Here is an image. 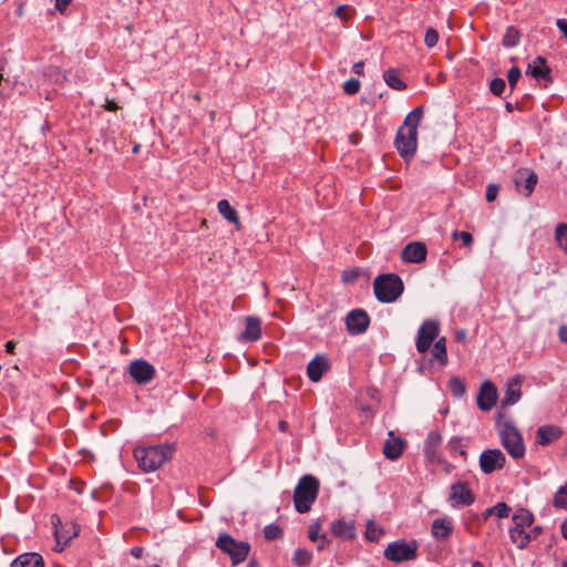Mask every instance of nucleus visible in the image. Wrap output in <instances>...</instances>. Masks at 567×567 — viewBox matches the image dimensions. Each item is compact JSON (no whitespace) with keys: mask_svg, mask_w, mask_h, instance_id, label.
<instances>
[{"mask_svg":"<svg viewBox=\"0 0 567 567\" xmlns=\"http://www.w3.org/2000/svg\"><path fill=\"white\" fill-rule=\"evenodd\" d=\"M174 447L169 444L137 446L133 451L134 460L140 470L145 473L158 470L165 462L172 458Z\"/></svg>","mask_w":567,"mask_h":567,"instance_id":"f257e3e1","label":"nucleus"},{"mask_svg":"<svg viewBox=\"0 0 567 567\" xmlns=\"http://www.w3.org/2000/svg\"><path fill=\"white\" fill-rule=\"evenodd\" d=\"M319 493V481L312 475H303L293 493V504L298 513L305 514L311 509Z\"/></svg>","mask_w":567,"mask_h":567,"instance_id":"f03ea898","label":"nucleus"},{"mask_svg":"<svg viewBox=\"0 0 567 567\" xmlns=\"http://www.w3.org/2000/svg\"><path fill=\"white\" fill-rule=\"evenodd\" d=\"M373 290L380 302L391 303L401 297L404 285L396 274H383L374 279Z\"/></svg>","mask_w":567,"mask_h":567,"instance_id":"7ed1b4c3","label":"nucleus"},{"mask_svg":"<svg viewBox=\"0 0 567 567\" xmlns=\"http://www.w3.org/2000/svg\"><path fill=\"white\" fill-rule=\"evenodd\" d=\"M513 526L509 528V538L519 549L525 548L535 535L528 533L534 523V515L525 508H519L512 517Z\"/></svg>","mask_w":567,"mask_h":567,"instance_id":"20e7f679","label":"nucleus"},{"mask_svg":"<svg viewBox=\"0 0 567 567\" xmlns=\"http://www.w3.org/2000/svg\"><path fill=\"white\" fill-rule=\"evenodd\" d=\"M497 432L502 445L513 458H522L525 455V444L518 429L512 421L497 422Z\"/></svg>","mask_w":567,"mask_h":567,"instance_id":"39448f33","label":"nucleus"},{"mask_svg":"<svg viewBox=\"0 0 567 567\" xmlns=\"http://www.w3.org/2000/svg\"><path fill=\"white\" fill-rule=\"evenodd\" d=\"M216 547L229 556L234 566L245 561L250 551L249 543L237 540L227 533H220L218 535Z\"/></svg>","mask_w":567,"mask_h":567,"instance_id":"423d86ee","label":"nucleus"},{"mask_svg":"<svg viewBox=\"0 0 567 567\" xmlns=\"http://www.w3.org/2000/svg\"><path fill=\"white\" fill-rule=\"evenodd\" d=\"M417 553V543L415 540L406 542L398 539L390 543L384 549V557L393 563H403L414 560Z\"/></svg>","mask_w":567,"mask_h":567,"instance_id":"0eeeda50","label":"nucleus"},{"mask_svg":"<svg viewBox=\"0 0 567 567\" xmlns=\"http://www.w3.org/2000/svg\"><path fill=\"white\" fill-rule=\"evenodd\" d=\"M423 117V106H417L411 111L399 127L394 142H416L417 127Z\"/></svg>","mask_w":567,"mask_h":567,"instance_id":"6e6552de","label":"nucleus"},{"mask_svg":"<svg viewBox=\"0 0 567 567\" xmlns=\"http://www.w3.org/2000/svg\"><path fill=\"white\" fill-rule=\"evenodd\" d=\"M52 524L54 525V536L56 540L55 549L62 551L68 543L79 535L80 526L74 522H65L62 524L58 516L52 517Z\"/></svg>","mask_w":567,"mask_h":567,"instance_id":"1a4fd4ad","label":"nucleus"},{"mask_svg":"<svg viewBox=\"0 0 567 567\" xmlns=\"http://www.w3.org/2000/svg\"><path fill=\"white\" fill-rule=\"evenodd\" d=\"M440 324L436 320H424L417 330L415 348L419 353H425L437 338Z\"/></svg>","mask_w":567,"mask_h":567,"instance_id":"9d476101","label":"nucleus"},{"mask_svg":"<svg viewBox=\"0 0 567 567\" xmlns=\"http://www.w3.org/2000/svg\"><path fill=\"white\" fill-rule=\"evenodd\" d=\"M506 457L498 449H488L480 455V468L484 474H492L505 466Z\"/></svg>","mask_w":567,"mask_h":567,"instance_id":"9b49d317","label":"nucleus"},{"mask_svg":"<svg viewBox=\"0 0 567 567\" xmlns=\"http://www.w3.org/2000/svg\"><path fill=\"white\" fill-rule=\"evenodd\" d=\"M449 501L453 507L468 506L475 502V496L467 483L456 482L451 485Z\"/></svg>","mask_w":567,"mask_h":567,"instance_id":"f8f14e48","label":"nucleus"},{"mask_svg":"<svg viewBox=\"0 0 567 567\" xmlns=\"http://www.w3.org/2000/svg\"><path fill=\"white\" fill-rule=\"evenodd\" d=\"M370 317L363 309L351 310L346 317V326L350 334H361L367 331Z\"/></svg>","mask_w":567,"mask_h":567,"instance_id":"ddd939ff","label":"nucleus"},{"mask_svg":"<svg viewBox=\"0 0 567 567\" xmlns=\"http://www.w3.org/2000/svg\"><path fill=\"white\" fill-rule=\"evenodd\" d=\"M130 375L136 383L146 384L153 380L155 369L145 360H135L130 364Z\"/></svg>","mask_w":567,"mask_h":567,"instance_id":"4468645a","label":"nucleus"},{"mask_svg":"<svg viewBox=\"0 0 567 567\" xmlns=\"http://www.w3.org/2000/svg\"><path fill=\"white\" fill-rule=\"evenodd\" d=\"M497 389L492 381H484L481 384L477 395V405L482 411H491L497 402Z\"/></svg>","mask_w":567,"mask_h":567,"instance_id":"2eb2a0df","label":"nucleus"},{"mask_svg":"<svg viewBox=\"0 0 567 567\" xmlns=\"http://www.w3.org/2000/svg\"><path fill=\"white\" fill-rule=\"evenodd\" d=\"M427 248L424 243L412 241L401 251V259L408 264H420L426 259Z\"/></svg>","mask_w":567,"mask_h":567,"instance_id":"dca6fc26","label":"nucleus"},{"mask_svg":"<svg viewBox=\"0 0 567 567\" xmlns=\"http://www.w3.org/2000/svg\"><path fill=\"white\" fill-rule=\"evenodd\" d=\"M442 436L437 431H431L424 442V455L432 463H442L443 457L440 452Z\"/></svg>","mask_w":567,"mask_h":567,"instance_id":"f3484780","label":"nucleus"},{"mask_svg":"<svg viewBox=\"0 0 567 567\" xmlns=\"http://www.w3.org/2000/svg\"><path fill=\"white\" fill-rule=\"evenodd\" d=\"M330 369L329 360L326 355H316L307 365V375L312 382L321 380L323 374Z\"/></svg>","mask_w":567,"mask_h":567,"instance_id":"a211bd4d","label":"nucleus"},{"mask_svg":"<svg viewBox=\"0 0 567 567\" xmlns=\"http://www.w3.org/2000/svg\"><path fill=\"white\" fill-rule=\"evenodd\" d=\"M522 382L523 378L520 375H516L507 382V386L502 399V406L514 405L520 400Z\"/></svg>","mask_w":567,"mask_h":567,"instance_id":"6ab92c4d","label":"nucleus"},{"mask_svg":"<svg viewBox=\"0 0 567 567\" xmlns=\"http://www.w3.org/2000/svg\"><path fill=\"white\" fill-rule=\"evenodd\" d=\"M537 184V175L534 172H519L515 177L517 190L525 197L530 196Z\"/></svg>","mask_w":567,"mask_h":567,"instance_id":"aec40b11","label":"nucleus"},{"mask_svg":"<svg viewBox=\"0 0 567 567\" xmlns=\"http://www.w3.org/2000/svg\"><path fill=\"white\" fill-rule=\"evenodd\" d=\"M432 536L437 540L447 539L453 533V520L450 517H439L432 522Z\"/></svg>","mask_w":567,"mask_h":567,"instance_id":"412c9836","label":"nucleus"},{"mask_svg":"<svg viewBox=\"0 0 567 567\" xmlns=\"http://www.w3.org/2000/svg\"><path fill=\"white\" fill-rule=\"evenodd\" d=\"M331 532L336 537L353 539L355 537V524L352 519H337L331 524Z\"/></svg>","mask_w":567,"mask_h":567,"instance_id":"4be33fe9","label":"nucleus"},{"mask_svg":"<svg viewBox=\"0 0 567 567\" xmlns=\"http://www.w3.org/2000/svg\"><path fill=\"white\" fill-rule=\"evenodd\" d=\"M561 430L555 425L539 426L536 431V442L542 446L549 445L561 436Z\"/></svg>","mask_w":567,"mask_h":567,"instance_id":"5701e85b","label":"nucleus"},{"mask_svg":"<svg viewBox=\"0 0 567 567\" xmlns=\"http://www.w3.org/2000/svg\"><path fill=\"white\" fill-rule=\"evenodd\" d=\"M261 338V321L257 317H247L245 330L240 334V340L255 342Z\"/></svg>","mask_w":567,"mask_h":567,"instance_id":"b1692460","label":"nucleus"},{"mask_svg":"<svg viewBox=\"0 0 567 567\" xmlns=\"http://www.w3.org/2000/svg\"><path fill=\"white\" fill-rule=\"evenodd\" d=\"M218 213L229 223H231L237 230L240 229L241 224L237 210L229 204L227 199H220L217 203Z\"/></svg>","mask_w":567,"mask_h":567,"instance_id":"393cba45","label":"nucleus"},{"mask_svg":"<svg viewBox=\"0 0 567 567\" xmlns=\"http://www.w3.org/2000/svg\"><path fill=\"white\" fill-rule=\"evenodd\" d=\"M405 443L400 437H393L385 442L383 446V454L388 460H398L404 450Z\"/></svg>","mask_w":567,"mask_h":567,"instance_id":"a878e982","label":"nucleus"},{"mask_svg":"<svg viewBox=\"0 0 567 567\" xmlns=\"http://www.w3.org/2000/svg\"><path fill=\"white\" fill-rule=\"evenodd\" d=\"M11 567H44L42 557L37 553H25L17 557Z\"/></svg>","mask_w":567,"mask_h":567,"instance_id":"bb28decb","label":"nucleus"},{"mask_svg":"<svg viewBox=\"0 0 567 567\" xmlns=\"http://www.w3.org/2000/svg\"><path fill=\"white\" fill-rule=\"evenodd\" d=\"M530 74L537 80L551 81L550 69L546 65V59L543 56L536 58L535 65L532 68Z\"/></svg>","mask_w":567,"mask_h":567,"instance_id":"cd10ccee","label":"nucleus"},{"mask_svg":"<svg viewBox=\"0 0 567 567\" xmlns=\"http://www.w3.org/2000/svg\"><path fill=\"white\" fill-rule=\"evenodd\" d=\"M432 360H436L441 365L447 363L446 339L442 337L434 342L431 350Z\"/></svg>","mask_w":567,"mask_h":567,"instance_id":"c85d7f7f","label":"nucleus"},{"mask_svg":"<svg viewBox=\"0 0 567 567\" xmlns=\"http://www.w3.org/2000/svg\"><path fill=\"white\" fill-rule=\"evenodd\" d=\"M383 79L385 83L393 90L402 91L406 87V84L401 80L400 73L395 69H389L384 72Z\"/></svg>","mask_w":567,"mask_h":567,"instance_id":"c756f323","label":"nucleus"},{"mask_svg":"<svg viewBox=\"0 0 567 567\" xmlns=\"http://www.w3.org/2000/svg\"><path fill=\"white\" fill-rule=\"evenodd\" d=\"M520 33L515 27H508L503 37L502 43L506 48H514L519 43Z\"/></svg>","mask_w":567,"mask_h":567,"instance_id":"7c9ffc66","label":"nucleus"},{"mask_svg":"<svg viewBox=\"0 0 567 567\" xmlns=\"http://www.w3.org/2000/svg\"><path fill=\"white\" fill-rule=\"evenodd\" d=\"M555 240L567 255V224L560 223L556 226Z\"/></svg>","mask_w":567,"mask_h":567,"instance_id":"2f4dec72","label":"nucleus"},{"mask_svg":"<svg viewBox=\"0 0 567 567\" xmlns=\"http://www.w3.org/2000/svg\"><path fill=\"white\" fill-rule=\"evenodd\" d=\"M553 505L556 508L567 511V483L558 488L553 498Z\"/></svg>","mask_w":567,"mask_h":567,"instance_id":"473e14b6","label":"nucleus"},{"mask_svg":"<svg viewBox=\"0 0 567 567\" xmlns=\"http://www.w3.org/2000/svg\"><path fill=\"white\" fill-rule=\"evenodd\" d=\"M466 444L463 443V439L461 437H452L449 441L447 447L451 454H460L463 457H466Z\"/></svg>","mask_w":567,"mask_h":567,"instance_id":"72a5a7b5","label":"nucleus"},{"mask_svg":"<svg viewBox=\"0 0 567 567\" xmlns=\"http://www.w3.org/2000/svg\"><path fill=\"white\" fill-rule=\"evenodd\" d=\"M312 554L305 549V548H298L293 554V563L298 566H308L311 563Z\"/></svg>","mask_w":567,"mask_h":567,"instance_id":"f704fd0d","label":"nucleus"},{"mask_svg":"<svg viewBox=\"0 0 567 567\" xmlns=\"http://www.w3.org/2000/svg\"><path fill=\"white\" fill-rule=\"evenodd\" d=\"M449 388L456 398H462L466 392L465 383L462 379L454 377L449 381Z\"/></svg>","mask_w":567,"mask_h":567,"instance_id":"c9c22d12","label":"nucleus"},{"mask_svg":"<svg viewBox=\"0 0 567 567\" xmlns=\"http://www.w3.org/2000/svg\"><path fill=\"white\" fill-rule=\"evenodd\" d=\"M384 530L373 522H368L365 537L370 542H378Z\"/></svg>","mask_w":567,"mask_h":567,"instance_id":"e433bc0d","label":"nucleus"},{"mask_svg":"<svg viewBox=\"0 0 567 567\" xmlns=\"http://www.w3.org/2000/svg\"><path fill=\"white\" fill-rule=\"evenodd\" d=\"M400 155L405 159L410 161L415 152L417 144H394Z\"/></svg>","mask_w":567,"mask_h":567,"instance_id":"4c0bfd02","label":"nucleus"},{"mask_svg":"<svg viewBox=\"0 0 567 567\" xmlns=\"http://www.w3.org/2000/svg\"><path fill=\"white\" fill-rule=\"evenodd\" d=\"M281 535H282V530L276 524H269L264 528V536L268 540H275V539L281 537Z\"/></svg>","mask_w":567,"mask_h":567,"instance_id":"58836bf2","label":"nucleus"},{"mask_svg":"<svg viewBox=\"0 0 567 567\" xmlns=\"http://www.w3.org/2000/svg\"><path fill=\"white\" fill-rule=\"evenodd\" d=\"M353 14V9L350 6H339L334 10V16L338 17L342 21H348Z\"/></svg>","mask_w":567,"mask_h":567,"instance_id":"ea45409f","label":"nucleus"},{"mask_svg":"<svg viewBox=\"0 0 567 567\" xmlns=\"http://www.w3.org/2000/svg\"><path fill=\"white\" fill-rule=\"evenodd\" d=\"M505 86H506V83L501 78H495L489 83V90L496 96H501L503 94Z\"/></svg>","mask_w":567,"mask_h":567,"instance_id":"a19ab883","label":"nucleus"},{"mask_svg":"<svg viewBox=\"0 0 567 567\" xmlns=\"http://www.w3.org/2000/svg\"><path fill=\"white\" fill-rule=\"evenodd\" d=\"M439 42V32L434 28H429L424 35V43L427 48H434Z\"/></svg>","mask_w":567,"mask_h":567,"instance_id":"79ce46f5","label":"nucleus"},{"mask_svg":"<svg viewBox=\"0 0 567 567\" xmlns=\"http://www.w3.org/2000/svg\"><path fill=\"white\" fill-rule=\"evenodd\" d=\"M360 86H361V83H360L359 80L350 79V80L344 82L343 91L348 95H354V94H357L359 92Z\"/></svg>","mask_w":567,"mask_h":567,"instance_id":"37998d69","label":"nucleus"},{"mask_svg":"<svg viewBox=\"0 0 567 567\" xmlns=\"http://www.w3.org/2000/svg\"><path fill=\"white\" fill-rule=\"evenodd\" d=\"M493 515L497 516L498 518L507 517L511 513V507L504 503H497L496 505L492 506Z\"/></svg>","mask_w":567,"mask_h":567,"instance_id":"c03bdc74","label":"nucleus"},{"mask_svg":"<svg viewBox=\"0 0 567 567\" xmlns=\"http://www.w3.org/2000/svg\"><path fill=\"white\" fill-rule=\"evenodd\" d=\"M453 239H461L464 247L470 248L473 245V236L468 231H454Z\"/></svg>","mask_w":567,"mask_h":567,"instance_id":"a18cd8bd","label":"nucleus"},{"mask_svg":"<svg viewBox=\"0 0 567 567\" xmlns=\"http://www.w3.org/2000/svg\"><path fill=\"white\" fill-rule=\"evenodd\" d=\"M522 75L520 69L518 66H513L508 70L507 73V80L509 83L511 89L513 90L518 82L519 78Z\"/></svg>","mask_w":567,"mask_h":567,"instance_id":"49530a36","label":"nucleus"},{"mask_svg":"<svg viewBox=\"0 0 567 567\" xmlns=\"http://www.w3.org/2000/svg\"><path fill=\"white\" fill-rule=\"evenodd\" d=\"M498 190H499V188H498L497 185L489 184L487 186V188H486V195H485L486 196V200L487 202H493L497 197Z\"/></svg>","mask_w":567,"mask_h":567,"instance_id":"de8ad7c7","label":"nucleus"},{"mask_svg":"<svg viewBox=\"0 0 567 567\" xmlns=\"http://www.w3.org/2000/svg\"><path fill=\"white\" fill-rule=\"evenodd\" d=\"M320 524L315 523L309 528V538L311 542H317L320 538L319 532H320Z\"/></svg>","mask_w":567,"mask_h":567,"instance_id":"09e8293b","label":"nucleus"},{"mask_svg":"<svg viewBox=\"0 0 567 567\" xmlns=\"http://www.w3.org/2000/svg\"><path fill=\"white\" fill-rule=\"evenodd\" d=\"M72 0H55V9L60 12L66 10Z\"/></svg>","mask_w":567,"mask_h":567,"instance_id":"8fccbe9b","label":"nucleus"},{"mask_svg":"<svg viewBox=\"0 0 567 567\" xmlns=\"http://www.w3.org/2000/svg\"><path fill=\"white\" fill-rule=\"evenodd\" d=\"M352 71L359 76L363 75L364 74V63L362 61L354 63Z\"/></svg>","mask_w":567,"mask_h":567,"instance_id":"3c124183","label":"nucleus"},{"mask_svg":"<svg viewBox=\"0 0 567 567\" xmlns=\"http://www.w3.org/2000/svg\"><path fill=\"white\" fill-rule=\"evenodd\" d=\"M558 337L561 342L567 343V326L563 324L559 327Z\"/></svg>","mask_w":567,"mask_h":567,"instance_id":"603ef678","label":"nucleus"},{"mask_svg":"<svg viewBox=\"0 0 567 567\" xmlns=\"http://www.w3.org/2000/svg\"><path fill=\"white\" fill-rule=\"evenodd\" d=\"M104 109L106 111H110V112H114V111H117L120 109V106L117 105L116 102H114L113 100H106V103L104 105Z\"/></svg>","mask_w":567,"mask_h":567,"instance_id":"864d4df0","label":"nucleus"},{"mask_svg":"<svg viewBox=\"0 0 567 567\" xmlns=\"http://www.w3.org/2000/svg\"><path fill=\"white\" fill-rule=\"evenodd\" d=\"M131 555L134 557V558H141L142 555H143V548L140 547V546H135L133 548H131Z\"/></svg>","mask_w":567,"mask_h":567,"instance_id":"5fc2aeb1","label":"nucleus"},{"mask_svg":"<svg viewBox=\"0 0 567 567\" xmlns=\"http://www.w3.org/2000/svg\"><path fill=\"white\" fill-rule=\"evenodd\" d=\"M318 542V549L322 550L328 545L329 539L327 538L326 535H321Z\"/></svg>","mask_w":567,"mask_h":567,"instance_id":"6e6d98bb","label":"nucleus"},{"mask_svg":"<svg viewBox=\"0 0 567 567\" xmlns=\"http://www.w3.org/2000/svg\"><path fill=\"white\" fill-rule=\"evenodd\" d=\"M455 339L457 342H465L466 340V331L465 330H458L455 333Z\"/></svg>","mask_w":567,"mask_h":567,"instance_id":"4d7b16f0","label":"nucleus"},{"mask_svg":"<svg viewBox=\"0 0 567 567\" xmlns=\"http://www.w3.org/2000/svg\"><path fill=\"white\" fill-rule=\"evenodd\" d=\"M6 351L10 354H13L14 353V348H16V342L10 340L6 343Z\"/></svg>","mask_w":567,"mask_h":567,"instance_id":"13d9d810","label":"nucleus"},{"mask_svg":"<svg viewBox=\"0 0 567 567\" xmlns=\"http://www.w3.org/2000/svg\"><path fill=\"white\" fill-rule=\"evenodd\" d=\"M491 516H493V509L492 507H488L483 512L482 518L483 520H487Z\"/></svg>","mask_w":567,"mask_h":567,"instance_id":"bf43d9fd","label":"nucleus"},{"mask_svg":"<svg viewBox=\"0 0 567 567\" xmlns=\"http://www.w3.org/2000/svg\"><path fill=\"white\" fill-rule=\"evenodd\" d=\"M561 535L567 540V518L563 522L560 526Z\"/></svg>","mask_w":567,"mask_h":567,"instance_id":"052dcab7","label":"nucleus"},{"mask_svg":"<svg viewBox=\"0 0 567 567\" xmlns=\"http://www.w3.org/2000/svg\"><path fill=\"white\" fill-rule=\"evenodd\" d=\"M528 533H530L532 535H535V538L542 533V527L540 526H535V527H532Z\"/></svg>","mask_w":567,"mask_h":567,"instance_id":"680f3d73","label":"nucleus"},{"mask_svg":"<svg viewBox=\"0 0 567 567\" xmlns=\"http://www.w3.org/2000/svg\"><path fill=\"white\" fill-rule=\"evenodd\" d=\"M287 427H288V424H287V422H286V421H280V422H279V429H280L281 431H286V430H287Z\"/></svg>","mask_w":567,"mask_h":567,"instance_id":"e2e57ef3","label":"nucleus"},{"mask_svg":"<svg viewBox=\"0 0 567 567\" xmlns=\"http://www.w3.org/2000/svg\"><path fill=\"white\" fill-rule=\"evenodd\" d=\"M441 464L445 465V471H446V472H450V471L452 470V467H453V466H452L449 462H446L444 458H443V462H442Z\"/></svg>","mask_w":567,"mask_h":567,"instance_id":"0e129e2a","label":"nucleus"},{"mask_svg":"<svg viewBox=\"0 0 567 567\" xmlns=\"http://www.w3.org/2000/svg\"><path fill=\"white\" fill-rule=\"evenodd\" d=\"M360 137H361V136H359V134H358V133H353V134H351V135H350V137H349V138H350V142H357V140H358V138H360Z\"/></svg>","mask_w":567,"mask_h":567,"instance_id":"69168bd1","label":"nucleus"},{"mask_svg":"<svg viewBox=\"0 0 567 567\" xmlns=\"http://www.w3.org/2000/svg\"><path fill=\"white\" fill-rule=\"evenodd\" d=\"M140 146H141L140 144H134V146H133V148H132V152H133V153H137V152H138V150H140Z\"/></svg>","mask_w":567,"mask_h":567,"instance_id":"338daca9","label":"nucleus"},{"mask_svg":"<svg viewBox=\"0 0 567 567\" xmlns=\"http://www.w3.org/2000/svg\"><path fill=\"white\" fill-rule=\"evenodd\" d=\"M560 567H567V557L563 560L561 563V566Z\"/></svg>","mask_w":567,"mask_h":567,"instance_id":"774afa93","label":"nucleus"}]
</instances>
